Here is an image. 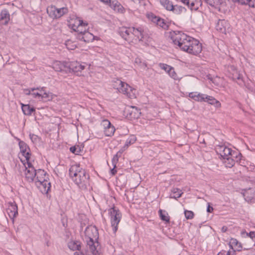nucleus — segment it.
I'll list each match as a JSON object with an SVG mask.
<instances>
[{"label":"nucleus","mask_w":255,"mask_h":255,"mask_svg":"<svg viewBox=\"0 0 255 255\" xmlns=\"http://www.w3.org/2000/svg\"><path fill=\"white\" fill-rule=\"evenodd\" d=\"M74 255H84L82 253H79L78 252H75L74 253Z\"/></svg>","instance_id":"64"},{"label":"nucleus","mask_w":255,"mask_h":255,"mask_svg":"<svg viewBox=\"0 0 255 255\" xmlns=\"http://www.w3.org/2000/svg\"><path fill=\"white\" fill-rule=\"evenodd\" d=\"M21 109L23 114L25 115L30 116L32 113L35 111V109L29 105H24L21 104Z\"/></svg>","instance_id":"27"},{"label":"nucleus","mask_w":255,"mask_h":255,"mask_svg":"<svg viewBox=\"0 0 255 255\" xmlns=\"http://www.w3.org/2000/svg\"><path fill=\"white\" fill-rule=\"evenodd\" d=\"M168 73L169 75L174 80H177L179 79V77H178L177 74L175 73L174 69L173 67H172L170 71H169Z\"/></svg>","instance_id":"45"},{"label":"nucleus","mask_w":255,"mask_h":255,"mask_svg":"<svg viewBox=\"0 0 255 255\" xmlns=\"http://www.w3.org/2000/svg\"><path fill=\"white\" fill-rule=\"evenodd\" d=\"M87 245L89 247L91 253L93 255H100L98 250L99 243L97 241L87 240Z\"/></svg>","instance_id":"18"},{"label":"nucleus","mask_w":255,"mask_h":255,"mask_svg":"<svg viewBox=\"0 0 255 255\" xmlns=\"http://www.w3.org/2000/svg\"><path fill=\"white\" fill-rule=\"evenodd\" d=\"M234 1L242 5H247L248 0H234Z\"/></svg>","instance_id":"54"},{"label":"nucleus","mask_w":255,"mask_h":255,"mask_svg":"<svg viewBox=\"0 0 255 255\" xmlns=\"http://www.w3.org/2000/svg\"><path fill=\"white\" fill-rule=\"evenodd\" d=\"M46 172L42 169H38L36 170V179L37 182H39V180H42L46 176Z\"/></svg>","instance_id":"38"},{"label":"nucleus","mask_w":255,"mask_h":255,"mask_svg":"<svg viewBox=\"0 0 255 255\" xmlns=\"http://www.w3.org/2000/svg\"><path fill=\"white\" fill-rule=\"evenodd\" d=\"M116 167H114L111 170V172L112 175H114L117 173V170L115 169Z\"/></svg>","instance_id":"61"},{"label":"nucleus","mask_w":255,"mask_h":255,"mask_svg":"<svg viewBox=\"0 0 255 255\" xmlns=\"http://www.w3.org/2000/svg\"><path fill=\"white\" fill-rule=\"evenodd\" d=\"M69 175L72 180L81 189H86L89 184L90 176L85 169L79 166L74 165L69 170Z\"/></svg>","instance_id":"1"},{"label":"nucleus","mask_w":255,"mask_h":255,"mask_svg":"<svg viewBox=\"0 0 255 255\" xmlns=\"http://www.w3.org/2000/svg\"><path fill=\"white\" fill-rule=\"evenodd\" d=\"M247 5L250 7H255V0H248Z\"/></svg>","instance_id":"53"},{"label":"nucleus","mask_w":255,"mask_h":255,"mask_svg":"<svg viewBox=\"0 0 255 255\" xmlns=\"http://www.w3.org/2000/svg\"><path fill=\"white\" fill-rule=\"evenodd\" d=\"M47 12L49 16L52 19H56V7L54 5H51L47 8Z\"/></svg>","instance_id":"31"},{"label":"nucleus","mask_w":255,"mask_h":255,"mask_svg":"<svg viewBox=\"0 0 255 255\" xmlns=\"http://www.w3.org/2000/svg\"><path fill=\"white\" fill-rule=\"evenodd\" d=\"M184 214L187 219H191L194 216L193 212L191 211L185 210L184 211Z\"/></svg>","instance_id":"50"},{"label":"nucleus","mask_w":255,"mask_h":255,"mask_svg":"<svg viewBox=\"0 0 255 255\" xmlns=\"http://www.w3.org/2000/svg\"><path fill=\"white\" fill-rule=\"evenodd\" d=\"M157 25H159L164 29H167L169 27L168 24L165 22L163 19L161 18H160L159 20L157 23Z\"/></svg>","instance_id":"43"},{"label":"nucleus","mask_w":255,"mask_h":255,"mask_svg":"<svg viewBox=\"0 0 255 255\" xmlns=\"http://www.w3.org/2000/svg\"><path fill=\"white\" fill-rule=\"evenodd\" d=\"M78 26L74 24L72 27L73 30L77 32V38L81 41L89 42V40L87 39V38L89 35L92 36V34L86 31V30L83 31L82 29L81 30L80 29L83 25H87V23H84L83 20L80 19L78 20Z\"/></svg>","instance_id":"2"},{"label":"nucleus","mask_w":255,"mask_h":255,"mask_svg":"<svg viewBox=\"0 0 255 255\" xmlns=\"http://www.w3.org/2000/svg\"><path fill=\"white\" fill-rule=\"evenodd\" d=\"M248 184L249 186L243 190V195L248 202L255 203V181L250 180Z\"/></svg>","instance_id":"4"},{"label":"nucleus","mask_w":255,"mask_h":255,"mask_svg":"<svg viewBox=\"0 0 255 255\" xmlns=\"http://www.w3.org/2000/svg\"><path fill=\"white\" fill-rule=\"evenodd\" d=\"M148 17L153 22L156 23V24L158 23L160 18V17L155 16L152 13L148 14Z\"/></svg>","instance_id":"47"},{"label":"nucleus","mask_w":255,"mask_h":255,"mask_svg":"<svg viewBox=\"0 0 255 255\" xmlns=\"http://www.w3.org/2000/svg\"><path fill=\"white\" fill-rule=\"evenodd\" d=\"M68 12V9L66 7H62L58 8L56 7V19L60 18L65 13Z\"/></svg>","instance_id":"39"},{"label":"nucleus","mask_w":255,"mask_h":255,"mask_svg":"<svg viewBox=\"0 0 255 255\" xmlns=\"http://www.w3.org/2000/svg\"><path fill=\"white\" fill-rule=\"evenodd\" d=\"M171 11L176 14H180L181 13L185 12L186 9L181 5H176L173 6V10Z\"/></svg>","instance_id":"35"},{"label":"nucleus","mask_w":255,"mask_h":255,"mask_svg":"<svg viewBox=\"0 0 255 255\" xmlns=\"http://www.w3.org/2000/svg\"><path fill=\"white\" fill-rule=\"evenodd\" d=\"M216 29L222 33L226 34L229 32L230 29V24L229 22L225 19L219 20L216 26Z\"/></svg>","instance_id":"10"},{"label":"nucleus","mask_w":255,"mask_h":255,"mask_svg":"<svg viewBox=\"0 0 255 255\" xmlns=\"http://www.w3.org/2000/svg\"><path fill=\"white\" fill-rule=\"evenodd\" d=\"M70 151L73 153H76L77 152V148L75 146H72L70 148Z\"/></svg>","instance_id":"57"},{"label":"nucleus","mask_w":255,"mask_h":255,"mask_svg":"<svg viewBox=\"0 0 255 255\" xmlns=\"http://www.w3.org/2000/svg\"><path fill=\"white\" fill-rule=\"evenodd\" d=\"M19 145L22 155L25 157L26 161H28L30 156V149L28 146L23 141L19 142Z\"/></svg>","instance_id":"12"},{"label":"nucleus","mask_w":255,"mask_h":255,"mask_svg":"<svg viewBox=\"0 0 255 255\" xmlns=\"http://www.w3.org/2000/svg\"><path fill=\"white\" fill-rule=\"evenodd\" d=\"M67 73L79 71V63L77 61L67 62Z\"/></svg>","instance_id":"20"},{"label":"nucleus","mask_w":255,"mask_h":255,"mask_svg":"<svg viewBox=\"0 0 255 255\" xmlns=\"http://www.w3.org/2000/svg\"><path fill=\"white\" fill-rule=\"evenodd\" d=\"M230 246L232 249L235 248L238 251L242 250L243 247L242 244L239 242L236 239L232 238L229 243Z\"/></svg>","instance_id":"25"},{"label":"nucleus","mask_w":255,"mask_h":255,"mask_svg":"<svg viewBox=\"0 0 255 255\" xmlns=\"http://www.w3.org/2000/svg\"><path fill=\"white\" fill-rule=\"evenodd\" d=\"M159 66L162 69L164 70L167 73H168L169 71H170V70L172 68V67L166 64L160 63Z\"/></svg>","instance_id":"51"},{"label":"nucleus","mask_w":255,"mask_h":255,"mask_svg":"<svg viewBox=\"0 0 255 255\" xmlns=\"http://www.w3.org/2000/svg\"><path fill=\"white\" fill-rule=\"evenodd\" d=\"M101 125L103 127L105 130L106 128H109V127L111 126L112 124L109 120L105 119L102 121Z\"/></svg>","instance_id":"49"},{"label":"nucleus","mask_w":255,"mask_h":255,"mask_svg":"<svg viewBox=\"0 0 255 255\" xmlns=\"http://www.w3.org/2000/svg\"><path fill=\"white\" fill-rule=\"evenodd\" d=\"M188 53L193 55H197L202 51L201 45L199 42L193 39L192 44L190 48L188 49Z\"/></svg>","instance_id":"16"},{"label":"nucleus","mask_w":255,"mask_h":255,"mask_svg":"<svg viewBox=\"0 0 255 255\" xmlns=\"http://www.w3.org/2000/svg\"><path fill=\"white\" fill-rule=\"evenodd\" d=\"M79 71H81L82 70H83L85 69V66H84L79 63Z\"/></svg>","instance_id":"60"},{"label":"nucleus","mask_w":255,"mask_h":255,"mask_svg":"<svg viewBox=\"0 0 255 255\" xmlns=\"http://www.w3.org/2000/svg\"><path fill=\"white\" fill-rule=\"evenodd\" d=\"M159 213L161 220L165 221L166 223L169 222L170 218L166 211H164V212H163L162 210L160 209L159 210Z\"/></svg>","instance_id":"40"},{"label":"nucleus","mask_w":255,"mask_h":255,"mask_svg":"<svg viewBox=\"0 0 255 255\" xmlns=\"http://www.w3.org/2000/svg\"><path fill=\"white\" fill-rule=\"evenodd\" d=\"M29 137L33 142H36L38 139V136L34 134H30Z\"/></svg>","instance_id":"52"},{"label":"nucleus","mask_w":255,"mask_h":255,"mask_svg":"<svg viewBox=\"0 0 255 255\" xmlns=\"http://www.w3.org/2000/svg\"><path fill=\"white\" fill-rule=\"evenodd\" d=\"M9 17L10 15L7 9L2 10L0 13V22L3 24H7L9 20Z\"/></svg>","instance_id":"21"},{"label":"nucleus","mask_w":255,"mask_h":255,"mask_svg":"<svg viewBox=\"0 0 255 255\" xmlns=\"http://www.w3.org/2000/svg\"><path fill=\"white\" fill-rule=\"evenodd\" d=\"M40 184L42 185L43 187H44V192H45L46 193H48V192L50 190V187H51V183L50 182H48L45 178V177H44L43 180H39V182Z\"/></svg>","instance_id":"33"},{"label":"nucleus","mask_w":255,"mask_h":255,"mask_svg":"<svg viewBox=\"0 0 255 255\" xmlns=\"http://www.w3.org/2000/svg\"><path fill=\"white\" fill-rule=\"evenodd\" d=\"M160 4L167 10L171 11L173 8L172 2L169 0H160Z\"/></svg>","instance_id":"30"},{"label":"nucleus","mask_w":255,"mask_h":255,"mask_svg":"<svg viewBox=\"0 0 255 255\" xmlns=\"http://www.w3.org/2000/svg\"><path fill=\"white\" fill-rule=\"evenodd\" d=\"M140 31H141L140 29L135 28L133 27H129L128 28L125 27H122L119 28V33L123 38L127 41H129L130 40V34H133L138 37V35L136 34V32H138Z\"/></svg>","instance_id":"6"},{"label":"nucleus","mask_w":255,"mask_h":255,"mask_svg":"<svg viewBox=\"0 0 255 255\" xmlns=\"http://www.w3.org/2000/svg\"><path fill=\"white\" fill-rule=\"evenodd\" d=\"M22 169L24 168L25 170V178L27 181L29 182H33L34 178L35 177L36 175V170L34 168H32L31 169H27V168L23 164Z\"/></svg>","instance_id":"14"},{"label":"nucleus","mask_w":255,"mask_h":255,"mask_svg":"<svg viewBox=\"0 0 255 255\" xmlns=\"http://www.w3.org/2000/svg\"><path fill=\"white\" fill-rule=\"evenodd\" d=\"M206 97H204L203 102H207L211 105H214L216 107L218 108L221 106L219 101H217L214 97L205 95Z\"/></svg>","instance_id":"23"},{"label":"nucleus","mask_w":255,"mask_h":255,"mask_svg":"<svg viewBox=\"0 0 255 255\" xmlns=\"http://www.w3.org/2000/svg\"><path fill=\"white\" fill-rule=\"evenodd\" d=\"M227 229H228V228L226 226H223L221 230H222V232L225 233L227 231Z\"/></svg>","instance_id":"62"},{"label":"nucleus","mask_w":255,"mask_h":255,"mask_svg":"<svg viewBox=\"0 0 255 255\" xmlns=\"http://www.w3.org/2000/svg\"><path fill=\"white\" fill-rule=\"evenodd\" d=\"M205 2L212 7L216 8H219V6L223 3V0H204Z\"/></svg>","instance_id":"29"},{"label":"nucleus","mask_w":255,"mask_h":255,"mask_svg":"<svg viewBox=\"0 0 255 255\" xmlns=\"http://www.w3.org/2000/svg\"><path fill=\"white\" fill-rule=\"evenodd\" d=\"M171 39L174 44L177 45L180 48L185 40L187 39H192L191 37L187 36L181 31H173L170 32Z\"/></svg>","instance_id":"5"},{"label":"nucleus","mask_w":255,"mask_h":255,"mask_svg":"<svg viewBox=\"0 0 255 255\" xmlns=\"http://www.w3.org/2000/svg\"><path fill=\"white\" fill-rule=\"evenodd\" d=\"M122 152L119 151L116 155H114L112 159V164L114 166V167H116V164L117 163L119 158L121 156Z\"/></svg>","instance_id":"44"},{"label":"nucleus","mask_w":255,"mask_h":255,"mask_svg":"<svg viewBox=\"0 0 255 255\" xmlns=\"http://www.w3.org/2000/svg\"><path fill=\"white\" fill-rule=\"evenodd\" d=\"M241 153H238L237 152L233 150L230 155V157H232V158H236L237 162H238L239 160L241 159Z\"/></svg>","instance_id":"46"},{"label":"nucleus","mask_w":255,"mask_h":255,"mask_svg":"<svg viewBox=\"0 0 255 255\" xmlns=\"http://www.w3.org/2000/svg\"><path fill=\"white\" fill-rule=\"evenodd\" d=\"M85 234L88 238V240L97 241L99 238L98 231L95 226L87 227L85 230Z\"/></svg>","instance_id":"7"},{"label":"nucleus","mask_w":255,"mask_h":255,"mask_svg":"<svg viewBox=\"0 0 255 255\" xmlns=\"http://www.w3.org/2000/svg\"><path fill=\"white\" fill-rule=\"evenodd\" d=\"M127 116L128 118H130V119H138V118H139L141 114L140 110L138 109L136 107L133 106L130 107L129 109L127 110Z\"/></svg>","instance_id":"15"},{"label":"nucleus","mask_w":255,"mask_h":255,"mask_svg":"<svg viewBox=\"0 0 255 255\" xmlns=\"http://www.w3.org/2000/svg\"><path fill=\"white\" fill-rule=\"evenodd\" d=\"M224 163L227 167L231 168L235 164V160L234 159L232 158V157H226V158L224 159Z\"/></svg>","instance_id":"36"},{"label":"nucleus","mask_w":255,"mask_h":255,"mask_svg":"<svg viewBox=\"0 0 255 255\" xmlns=\"http://www.w3.org/2000/svg\"><path fill=\"white\" fill-rule=\"evenodd\" d=\"M40 99L49 101L52 99V96L50 93L44 92L43 94H41Z\"/></svg>","instance_id":"48"},{"label":"nucleus","mask_w":255,"mask_h":255,"mask_svg":"<svg viewBox=\"0 0 255 255\" xmlns=\"http://www.w3.org/2000/svg\"><path fill=\"white\" fill-rule=\"evenodd\" d=\"M172 194H170V198L177 199L180 197L183 194L181 190L178 188H173L171 190Z\"/></svg>","instance_id":"34"},{"label":"nucleus","mask_w":255,"mask_h":255,"mask_svg":"<svg viewBox=\"0 0 255 255\" xmlns=\"http://www.w3.org/2000/svg\"><path fill=\"white\" fill-rule=\"evenodd\" d=\"M27 165H28V167L27 168V169H31L32 168H34L32 165V164L29 162V160L28 161H27Z\"/></svg>","instance_id":"59"},{"label":"nucleus","mask_w":255,"mask_h":255,"mask_svg":"<svg viewBox=\"0 0 255 255\" xmlns=\"http://www.w3.org/2000/svg\"><path fill=\"white\" fill-rule=\"evenodd\" d=\"M110 6L114 10L117 11L119 13H123L125 11L124 7L117 0L113 1Z\"/></svg>","instance_id":"24"},{"label":"nucleus","mask_w":255,"mask_h":255,"mask_svg":"<svg viewBox=\"0 0 255 255\" xmlns=\"http://www.w3.org/2000/svg\"><path fill=\"white\" fill-rule=\"evenodd\" d=\"M68 246L69 248L72 251H80L81 249V243L78 241H72L68 243Z\"/></svg>","instance_id":"28"},{"label":"nucleus","mask_w":255,"mask_h":255,"mask_svg":"<svg viewBox=\"0 0 255 255\" xmlns=\"http://www.w3.org/2000/svg\"><path fill=\"white\" fill-rule=\"evenodd\" d=\"M115 131V128L112 125L104 130V133L107 136H112L114 134Z\"/></svg>","instance_id":"41"},{"label":"nucleus","mask_w":255,"mask_h":255,"mask_svg":"<svg viewBox=\"0 0 255 255\" xmlns=\"http://www.w3.org/2000/svg\"><path fill=\"white\" fill-rule=\"evenodd\" d=\"M138 28L141 29V31L138 32H136V34L138 35V37H137V38L138 39H139V40H141V39L143 38V34H142L143 30H142V29L141 28Z\"/></svg>","instance_id":"55"},{"label":"nucleus","mask_w":255,"mask_h":255,"mask_svg":"<svg viewBox=\"0 0 255 255\" xmlns=\"http://www.w3.org/2000/svg\"><path fill=\"white\" fill-rule=\"evenodd\" d=\"M234 254L235 251L233 252V253H231L230 251H228L227 252L226 255H235Z\"/></svg>","instance_id":"63"},{"label":"nucleus","mask_w":255,"mask_h":255,"mask_svg":"<svg viewBox=\"0 0 255 255\" xmlns=\"http://www.w3.org/2000/svg\"><path fill=\"white\" fill-rule=\"evenodd\" d=\"M31 95L33 98H38V99H40L41 94L38 92H32Z\"/></svg>","instance_id":"56"},{"label":"nucleus","mask_w":255,"mask_h":255,"mask_svg":"<svg viewBox=\"0 0 255 255\" xmlns=\"http://www.w3.org/2000/svg\"><path fill=\"white\" fill-rule=\"evenodd\" d=\"M189 97L191 99L198 102H202L205 94L198 93L197 92H191L189 94Z\"/></svg>","instance_id":"26"},{"label":"nucleus","mask_w":255,"mask_h":255,"mask_svg":"<svg viewBox=\"0 0 255 255\" xmlns=\"http://www.w3.org/2000/svg\"><path fill=\"white\" fill-rule=\"evenodd\" d=\"M228 77L233 80H240L241 79V75L238 72L236 67L233 65L228 66L227 70Z\"/></svg>","instance_id":"11"},{"label":"nucleus","mask_w":255,"mask_h":255,"mask_svg":"<svg viewBox=\"0 0 255 255\" xmlns=\"http://www.w3.org/2000/svg\"><path fill=\"white\" fill-rule=\"evenodd\" d=\"M6 212L9 217L13 220L14 218L18 215L17 206L15 202L9 203Z\"/></svg>","instance_id":"13"},{"label":"nucleus","mask_w":255,"mask_h":255,"mask_svg":"<svg viewBox=\"0 0 255 255\" xmlns=\"http://www.w3.org/2000/svg\"><path fill=\"white\" fill-rule=\"evenodd\" d=\"M213 211V208L210 205L209 203H208V206L207 208V211L208 213H211Z\"/></svg>","instance_id":"58"},{"label":"nucleus","mask_w":255,"mask_h":255,"mask_svg":"<svg viewBox=\"0 0 255 255\" xmlns=\"http://www.w3.org/2000/svg\"><path fill=\"white\" fill-rule=\"evenodd\" d=\"M136 140V137L134 135H131L127 139L126 143L125 144L124 148H128L129 145L132 144L135 142Z\"/></svg>","instance_id":"37"},{"label":"nucleus","mask_w":255,"mask_h":255,"mask_svg":"<svg viewBox=\"0 0 255 255\" xmlns=\"http://www.w3.org/2000/svg\"><path fill=\"white\" fill-rule=\"evenodd\" d=\"M191 10H197L202 5L201 0H181Z\"/></svg>","instance_id":"9"},{"label":"nucleus","mask_w":255,"mask_h":255,"mask_svg":"<svg viewBox=\"0 0 255 255\" xmlns=\"http://www.w3.org/2000/svg\"><path fill=\"white\" fill-rule=\"evenodd\" d=\"M193 39H187L184 42V43L183 44V46L181 47L180 49L184 51H186L188 53L189 50L188 49L190 48L192 44V40Z\"/></svg>","instance_id":"32"},{"label":"nucleus","mask_w":255,"mask_h":255,"mask_svg":"<svg viewBox=\"0 0 255 255\" xmlns=\"http://www.w3.org/2000/svg\"><path fill=\"white\" fill-rule=\"evenodd\" d=\"M67 62L56 61L53 63V68L58 72H65L67 73Z\"/></svg>","instance_id":"19"},{"label":"nucleus","mask_w":255,"mask_h":255,"mask_svg":"<svg viewBox=\"0 0 255 255\" xmlns=\"http://www.w3.org/2000/svg\"><path fill=\"white\" fill-rule=\"evenodd\" d=\"M242 235H246V237L248 239H247V241H248L249 238L251 240V242L250 245L249 247V249L252 248V247L255 245V232H250V233H247L246 232H242Z\"/></svg>","instance_id":"22"},{"label":"nucleus","mask_w":255,"mask_h":255,"mask_svg":"<svg viewBox=\"0 0 255 255\" xmlns=\"http://www.w3.org/2000/svg\"><path fill=\"white\" fill-rule=\"evenodd\" d=\"M116 85H114V87L117 89L120 92H122L124 94L128 95L129 97H131L129 92V90L132 91L131 88L127 83L123 82L119 79H117L115 82Z\"/></svg>","instance_id":"8"},{"label":"nucleus","mask_w":255,"mask_h":255,"mask_svg":"<svg viewBox=\"0 0 255 255\" xmlns=\"http://www.w3.org/2000/svg\"><path fill=\"white\" fill-rule=\"evenodd\" d=\"M39 90L40 92H42V91H44V87H42V88L37 87L36 88H31L30 89H24V93L25 94V95H31L32 92H33L34 90Z\"/></svg>","instance_id":"42"},{"label":"nucleus","mask_w":255,"mask_h":255,"mask_svg":"<svg viewBox=\"0 0 255 255\" xmlns=\"http://www.w3.org/2000/svg\"><path fill=\"white\" fill-rule=\"evenodd\" d=\"M109 214L111 217V222L113 230L116 232L118 230V226L122 218V214L119 209L113 206L109 210Z\"/></svg>","instance_id":"3"},{"label":"nucleus","mask_w":255,"mask_h":255,"mask_svg":"<svg viewBox=\"0 0 255 255\" xmlns=\"http://www.w3.org/2000/svg\"><path fill=\"white\" fill-rule=\"evenodd\" d=\"M232 150L225 146L221 145L217 149V152H219L220 156L223 159H226V157L228 158L230 157L231 153H232Z\"/></svg>","instance_id":"17"}]
</instances>
